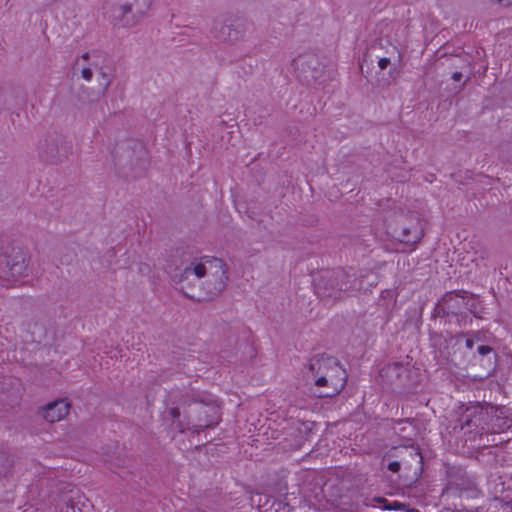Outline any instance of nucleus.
<instances>
[{
	"label": "nucleus",
	"mask_w": 512,
	"mask_h": 512,
	"mask_svg": "<svg viewBox=\"0 0 512 512\" xmlns=\"http://www.w3.org/2000/svg\"><path fill=\"white\" fill-rule=\"evenodd\" d=\"M245 25L239 21H230L228 19H217L212 28V32L219 41L225 43H236L244 38Z\"/></svg>",
	"instance_id": "nucleus-7"
},
{
	"label": "nucleus",
	"mask_w": 512,
	"mask_h": 512,
	"mask_svg": "<svg viewBox=\"0 0 512 512\" xmlns=\"http://www.w3.org/2000/svg\"><path fill=\"white\" fill-rule=\"evenodd\" d=\"M477 351L480 355H486L488 353L491 352V348L489 346H485V345H480L478 348H477Z\"/></svg>",
	"instance_id": "nucleus-12"
},
{
	"label": "nucleus",
	"mask_w": 512,
	"mask_h": 512,
	"mask_svg": "<svg viewBox=\"0 0 512 512\" xmlns=\"http://www.w3.org/2000/svg\"><path fill=\"white\" fill-rule=\"evenodd\" d=\"M70 411V403L66 399H59L48 403L43 407L41 415L50 422L55 423L63 420Z\"/></svg>",
	"instance_id": "nucleus-8"
},
{
	"label": "nucleus",
	"mask_w": 512,
	"mask_h": 512,
	"mask_svg": "<svg viewBox=\"0 0 512 512\" xmlns=\"http://www.w3.org/2000/svg\"><path fill=\"white\" fill-rule=\"evenodd\" d=\"M415 456L419 457L421 459V456H420V454L418 452H415Z\"/></svg>",
	"instance_id": "nucleus-17"
},
{
	"label": "nucleus",
	"mask_w": 512,
	"mask_h": 512,
	"mask_svg": "<svg viewBox=\"0 0 512 512\" xmlns=\"http://www.w3.org/2000/svg\"><path fill=\"white\" fill-rule=\"evenodd\" d=\"M227 265L219 258L203 256L196 258L185 267L179 276V284L185 295L200 299L199 295L189 292L190 286L196 285L205 278L206 289L209 295H215L223 290L227 279Z\"/></svg>",
	"instance_id": "nucleus-1"
},
{
	"label": "nucleus",
	"mask_w": 512,
	"mask_h": 512,
	"mask_svg": "<svg viewBox=\"0 0 512 512\" xmlns=\"http://www.w3.org/2000/svg\"><path fill=\"white\" fill-rule=\"evenodd\" d=\"M306 379L318 397H332L344 388L347 375L334 357L321 356L310 362Z\"/></svg>",
	"instance_id": "nucleus-2"
},
{
	"label": "nucleus",
	"mask_w": 512,
	"mask_h": 512,
	"mask_svg": "<svg viewBox=\"0 0 512 512\" xmlns=\"http://www.w3.org/2000/svg\"><path fill=\"white\" fill-rule=\"evenodd\" d=\"M421 237L422 229L418 223L403 227L401 232L397 235L398 240L407 245L416 244Z\"/></svg>",
	"instance_id": "nucleus-10"
},
{
	"label": "nucleus",
	"mask_w": 512,
	"mask_h": 512,
	"mask_svg": "<svg viewBox=\"0 0 512 512\" xmlns=\"http://www.w3.org/2000/svg\"><path fill=\"white\" fill-rule=\"evenodd\" d=\"M388 468L392 472H397L400 469V463L397 461H393L389 463Z\"/></svg>",
	"instance_id": "nucleus-13"
},
{
	"label": "nucleus",
	"mask_w": 512,
	"mask_h": 512,
	"mask_svg": "<svg viewBox=\"0 0 512 512\" xmlns=\"http://www.w3.org/2000/svg\"><path fill=\"white\" fill-rule=\"evenodd\" d=\"M105 63L106 59L102 53L98 51L86 52L77 57L74 72L79 73L86 82H91L93 75L96 74L99 89L106 92L111 84L112 75Z\"/></svg>",
	"instance_id": "nucleus-4"
},
{
	"label": "nucleus",
	"mask_w": 512,
	"mask_h": 512,
	"mask_svg": "<svg viewBox=\"0 0 512 512\" xmlns=\"http://www.w3.org/2000/svg\"><path fill=\"white\" fill-rule=\"evenodd\" d=\"M152 0H117L110 12L114 26L131 28L147 14Z\"/></svg>",
	"instance_id": "nucleus-5"
},
{
	"label": "nucleus",
	"mask_w": 512,
	"mask_h": 512,
	"mask_svg": "<svg viewBox=\"0 0 512 512\" xmlns=\"http://www.w3.org/2000/svg\"><path fill=\"white\" fill-rule=\"evenodd\" d=\"M28 263L25 258L17 253L0 258V279L5 285H13L21 281L29 274Z\"/></svg>",
	"instance_id": "nucleus-6"
},
{
	"label": "nucleus",
	"mask_w": 512,
	"mask_h": 512,
	"mask_svg": "<svg viewBox=\"0 0 512 512\" xmlns=\"http://www.w3.org/2000/svg\"><path fill=\"white\" fill-rule=\"evenodd\" d=\"M168 414L172 420V426L179 432L185 430L199 432L218 423L220 409L215 400L209 399L205 402L201 399L190 403L183 410L178 407L171 408Z\"/></svg>",
	"instance_id": "nucleus-3"
},
{
	"label": "nucleus",
	"mask_w": 512,
	"mask_h": 512,
	"mask_svg": "<svg viewBox=\"0 0 512 512\" xmlns=\"http://www.w3.org/2000/svg\"><path fill=\"white\" fill-rule=\"evenodd\" d=\"M321 286H316L317 294L323 298H333V299H340L344 296V293L346 290H348V286L346 282H331L330 286L328 288H324L323 291H321Z\"/></svg>",
	"instance_id": "nucleus-11"
},
{
	"label": "nucleus",
	"mask_w": 512,
	"mask_h": 512,
	"mask_svg": "<svg viewBox=\"0 0 512 512\" xmlns=\"http://www.w3.org/2000/svg\"><path fill=\"white\" fill-rule=\"evenodd\" d=\"M400 61H401L400 51L398 50V48L396 46H391L390 50L387 51V56L378 58L377 65H378L379 70H381V71L387 69L390 66L391 67L390 74H392L393 72L396 73Z\"/></svg>",
	"instance_id": "nucleus-9"
},
{
	"label": "nucleus",
	"mask_w": 512,
	"mask_h": 512,
	"mask_svg": "<svg viewBox=\"0 0 512 512\" xmlns=\"http://www.w3.org/2000/svg\"><path fill=\"white\" fill-rule=\"evenodd\" d=\"M466 345H467V347H468V348H472V346H473V342H472V340L468 339V340L466 341Z\"/></svg>",
	"instance_id": "nucleus-15"
},
{
	"label": "nucleus",
	"mask_w": 512,
	"mask_h": 512,
	"mask_svg": "<svg viewBox=\"0 0 512 512\" xmlns=\"http://www.w3.org/2000/svg\"><path fill=\"white\" fill-rule=\"evenodd\" d=\"M452 78L454 81H460L462 79V73L455 72V73H453Z\"/></svg>",
	"instance_id": "nucleus-14"
},
{
	"label": "nucleus",
	"mask_w": 512,
	"mask_h": 512,
	"mask_svg": "<svg viewBox=\"0 0 512 512\" xmlns=\"http://www.w3.org/2000/svg\"><path fill=\"white\" fill-rule=\"evenodd\" d=\"M70 510H71V512H76V511H75V507H74V505H72V506L70 507ZM66 512H69V511L67 510Z\"/></svg>",
	"instance_id": "nucleus-16"
},
{
	"label": "nucleus",
	"mask_w": 512,
	"mask_h": 512,
	"mask_svg": "<svg viewBox=\"0 0 512 512\" xmlns=\"http://www.w3.org/2000/svg\"><path fill=\"white\" fill-rule=\"evenodd\" d=\"M392 508H393V509H395V508H396V506H389V507H388V509H392Z\"/></svg>",
	"instance_id": "nucleus-18"
}]
</instances>
